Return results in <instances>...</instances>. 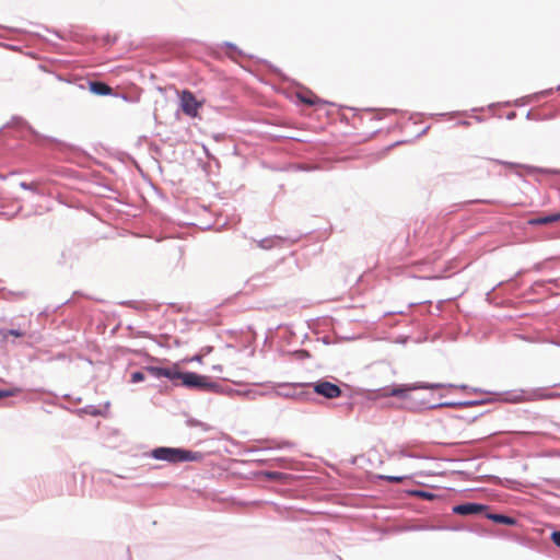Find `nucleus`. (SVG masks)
<instances>
[{
    "instance_id": "c9c22d12",
    "label": "nucleus",
    "mask_w": 560,
    "mask_h": 560,
    "mask_svg": "<svg viewBox=\"0 0 560 560\" xmlns=\"http://www.w3.org/2000/svg\"><path fill=\"white\" fill-rule=\"evenodd\" d=\"M443 384L445 385V383H443ZM446 387L447 388H459V389H463V390H469V386L466 385V384L455 385V384H452V383H447ZM443 388H445V386Z\"/></svg>"
},
{
    "instance_id": "412c9836",
    "label": "nucleus",
    "mask_w": 560,
    "mask_h": 560,
    "mask_svg": "<svg viewBox=\"0 0 560 560\" xmlns=\"http://www.w3.org/2000/svg\"><path fill=\"white\" fill-rule=\"evenodd\" d=\"M498 400H502V398L480 397L477 399L465 400V407L468 408V407H475V406H482V405H487V404L494 402Z\"/></svg>"
},
{
    "instance_id": "5fc2aeb1",
    "label": "nucleus",
    "mask_w": 560,
    "mask_h": 560,
    "mask_svg": "<svg viewBox=\"0 0 560 560\" xmlns=\"http://www.w3.org/2000/svg\"><path fill=\"white\" fill-rule=\"evenodd\" d=\"M262 450H249L248 452L249 453H258V452H261Z\"/></svg>"
},
{
    "instance_id": "9d476101",
    "label": "nucleus",
    "mask_w": 560,
    "mask_h": 560,
    "mask_svg": "<svg viewBox=\"0 0 560 560\" xmlns=\"http://www.w3.org/2000/svg\"><path fill=\"white\" fill-rule=\"evenodd\" d=\"M469 390L471 393L481 394L482 397H495V398H499L502 395H505L506 397L502 398V400L503 401H510V402H520V401H523L525 399L524 398V394H525L524 390H520L516 394H512L510 392L498 393V392L485 390V389H482L480 387H469Z\"/></svg>"
},
{
    "instance_id": "79ce46f5",
    "label": "nucleus",
    "mask_w": 560,
    "mask_h": 560,
    "mask_svg": "<svg viewBox=\"0 0 560 560\" xmlns=\"http://www.w3.org/2000/svg\"><path fill=\"white\" fill-rule=\"evenodd\" d=\"M516 117V113L515 112H510L508 115H506V119L509 120H512Z\"/></svg>"
},
{
    "instance_id": "c85d7f7f",
    "label": "nucleus",
    "mask_w": 560,
    "mask_h": 560,
    "mask_svg": "<svg viewBox=\"0 0 560 560\" xmlns=\"http://www.w3.org/2000/svg\"><path fill=\"white\" fill-rule=\"evenodd\" d=\"M264 476L269 479V480H273V481H280L282 479L285 478V475L283 472H280V471H275V470H268V471H265L264 472Z\"/></svg>"
},
{
    "instance_id": "49530a36",
    "label": "nucleus",
    "mask_w": 560,
    "mask_h": 560,
    "mask_svg": "<svg viewBox=\"0 0 560 560\" xmlns=\"http://www.w3.org/2000/svg\"><path fill=\"white\" fill-rule=\"evenodd\" d=\"M383 112L386 114H392V113H397L398 110L395 108H390V109H383Z\"/></svg>"
},
{
    "instance_id": "680f3d73",
    "label": "nucleus",
    "mask_w": 560,
    "mask_h": 560,
    "mask_svg": "<svg viewBox=\"0 0 560 560\" xmlns=\"http://www.w3.org/2000/svg\"><path fill=\"white\" fill-rule=\"evenodd\" d=\"M478 202L489 203L490 201H488V200H478Z\"/></svg>"
},
{
    "instance_id": "72a5a7b5",
    "label": "nucleus",
    "mask_w": 560,
    "mask_h": 560,
    "mask_svg": "<svg viewBox=\"0 0 560 560\" xmlns=\"http://www.w3.org/2000/svg\"><path fill=\"white\" fill-rule=\"evenodd\" d=\"M20 187L25 190L37 191V186L34 183L21 182Z\"/></svg>"
},
{
    "instance_id": "603ef678",
    "label": "nucleus",
    "mask_w": 560,
    "mask_h": 560,
    "mask_svg": "<svg viewBox=\"0 0 560 560\" xmlns=\"http://www.w3.org/2000/svg\"><path fill=\"white\" fill-rule=\"evenodd\" d=\"M402 313H404L402 311H397V312L386 313L385 315H388V314H402Z\"/></svg>"
},
{
    "instance_id": "58836bf2",
    "label": "nucleus",
    "mask_w": 560,
    "mask_h": 560,
    "mask_svg": "<svg viewBox=\"0 0 560 560\" xmlns=\"http://www.w3.org/2000/svg\"><path fill=\"white\" fill-rule=\"evenodd\" d=\"M243 394L249 398H255L258 395H262L261 393H257L255 390H246Z\"/></svg>"
},
{
    "instance_id": "ddd939ff",
    "label": "nucleus",
    "mask_w": 560,
    "mask_h": 560,
    "mask_svg": "<svg viewBox=\"0 0 560 560\" xmlns=\"http://www.w3.org/2000/svg\"><path fill=\"white\" fill-rule=\"evenodd\" d=\"M485 517L495 524L506 525V526H516L518 524L517 518L503 514V513H495L490 512L487 510Z\"/></svg>"
},
{
    "instance_id": "20e7f679",
    "label": "nucleus",
    "mask_w": 560,
    "mask_h": 560,
    "mask_svg": "<svg viewBox=\"0 0 560 560\" xmlns=\"http://www.w3.org/2000/svg\"><path fill=\"white\" fill-rule=\"evenodd\" d=\"M277 387L278 389L275 392L276 396L299 401L313 400V393L305 389L308 387V383H279Z\"/></svg>"
},
{
    "instance_id": "f03ea898",
    "label": "nucleus",
    "mask_w": 560,
    "mask_h": 560,
    "mask_svg": "<svg viewBox=\"0 0 560 560\" xmlns=\"http://www.w3.org/2000/svg\"><path fill=\"white\" fill-rule=\"evenodd\" d=\"M145 457L170 464L199 462L203 458L201 452H194L184 447L158 446L143 454Z\"/></svg>"
},
{
    "instance_id": "4be33fe9",
    "label": "nucleus",
    "mask_w": 560,
    "mask_h": 560,
    "mask_svg": "<svg viewBox=\"0 0 560 560\" xmlns=\"http://www.w3.org/2000/svg\"><path fill=\"white\" fill-rule=\"evenodd\" d=\"M298 98L301 103L310 105V106H315L319 103L330 104L329 102L323 101L315 95L306 96V95L300 93V94H298Z\"/></svg>"
},
{
    "instance_id": "dca6fc26",
    "label": "nucleus",
    "mask_w": 560,
    "mask_h": 560,
    "mask_svg": "<svg viewBox=\"0 0 560 560\" xmlns=\"http://www.w3.org/2000/svg\"><path fill=\"white\" fill-rule=\"evenodd\" d=\"M555 91H560V84L557 86V88H550V89H546V90H542L540 92H537V93H534L533 95L530 96H526V97H522V98H517L513 102V104L515 106H523L525 105V103L528 102V100L533 98V100H538L540 97H545V96H549L551 95Z\"/></svg>"
},
{
    "instance_id": "09e8293b",
    "label": "nucleus",
    "mask_w": 560,
    "mask_h": 560,
    "mask_svg": "<svg viewBox=\"0 0 560 560\" xmlns=\"http://www.w3.org/2000/svg\"><path fill=\"white\" fill-rule=\"evenodd\" d=\"M133 303H135V302H132V301L122 302V304H125V305H129V306H133Z\"/></svg>"
},
{
    "instance_id": "f257e3e1",
    "label": "nucleus",
    "mask_w": 560,
    "mask_h": 560,
    "mask_svg": "<svg viewBox=\"0 0 560 560\" xmlns=\"http://www.w3.org/2000/svg\"><path fill=\"white\" fill-rule=\"evenodd\" d=\"M173 386H180L190 390L215 393L231 395L235 390L232 387H224L219 382H214L210 376L199 374L192 371H183L176 366Z\"/></svg>"
},
{
    "instance_id": "aec40b11",
    "label": "nucleus",
    "mask_w": 560,
    "mask_h": 560,
    "mask_svg": "<svg viewBox=\"0 0 560 560\" xmlns=\"http://www.w3.org/2000/svg\"><path fill=\"white\" fill-rule=\"evenodd\" d=\"M560 397V393H545L544 388H535L528 393L527 399H552Z\"/></svg>"
},
{
    "instance_id": "4468645a",
    "label": "nucleus",
    "mask_w": 560,
    "mask_h": 560,
    "mask_svg": "<svg viewBox=\"0 0 560 560\" xmlns=\"http://www.w3.org/2000/svg\"><path fill=\"white\" fill-rule=\"evenodd\" d=\"M86 83L89 85V91L94 95H97V96L114 95L113 89L104 81L88 80Z\"/></svg>"
},
{
    "instance_id": "864d4df0",
    "label": "nucleus",
    "mask_w": 560,
    "mask_h": 560,
    "mask_svg": "<svg viewBox=\"0 0 560 560\" xmlns=\"http://www.w3.org/2000/svg\"><path fill=\"white\" fill-rule=\"evenodd\" d=\"M547 282H549V283H556V282H558V279H549Z\"/></svg>"
},
{
    "instance_id": "6e6552de",
    "label": "nucleus",
    "mask_w": 560,
    "mask_h": 560,
    "mask_svg": "<svg viewBox=\"0 0 560 560\" xmlns=\"http://www.w3.org/2000/svg\"><path fill=\"white\" fill-rule=\"evenodd\" d=\"M487 510H489V505L480 502H463L459 504H455L452 508V512L454 514L460 515V516H468V515H483L486 514Z\"/></svg>"
},
{
    "instance_id": "7ed1b4c3",
    "label": "nucleus",
    "mask_w": 560,
    "mask_h": 560,
    "mask_svg": "<svg viewBox=\"0 0 560 560\" xmlns=\"http://www.w3.org/2000/svg\"><path fill=\"white\" fill-rule=\"evenodd\" d=\"M445 385L442 383H428V382H416L412 384H398L393 385L392 387H383L378 390L382 392V396L389 397L395 396L399 397L406 400L405 408L410 410L409 405L411 404L410 400H417L416 398L411 397L409 394L412 390L417 389H439L444 387Z\"/></svg>"
},
{
    "instance_id": "39448f33",
    "label": "nucleus",
    "mask_w": 560,
    "mask_h": 560,
    "mask_svg": "<svg viewBox=\"0 0 560 560\" xmlns=\"http://www.w3.org/2000/svg\"><path fill=\"white\" fill-rule=\"evenodd\" d=\"M308 387L313 388V395L316 394L327 399L338 398L342 394V390L338 384L324 378L308 383Z\"/></svg>"
},
{
    "instance_id": "e2e57ef3",
    "label": "nucleus",
    "mask_w": 560,
    "mask_h": 560,
    "mask_svg": "<svg viewBox=\"0 0 560 560\" xmlns=\"http://www.w3.org/2000/svg\"><path fill=\"white\" fill-rule=\"evenodd\" d=\"M504 105L505 106H510V105H512V103L511 102H505Z\"/></svg>"
},
{
    "instance_id": "c756f323",
    "label": "nucleus",
    "mask_w": 560,
    "mask_h": 560,
    "mask_svg": "<svg viewBox=\"0 0 560 560\" xmlns=\"http://www.w3.org/2000/svg\"><path fill=\"white\" fill-rule=\"evenodd\" d=\"M145 380L144 370L143 371H135L130 374V383H140Z\"/></svg>"
},
{
    "instance_id": "13d9d810",
    "label": "nucleus",
    "mask_w": 560,
    "mask_h": 560,
    "mask_svg": "<svg viewBox=\"0 0 560 560\" xmlns=\"http://www.w3.org/2000/svg\"><path fill=\"white\" fill-rule=\"evenodd\" d=\"M127 329L130 330V331H133V326L132 325H128Z\"/></svg>"
},
{
    "instance_id": "8fccbe9b",
    "label": "nucleus",
    "mask_w": 560,
    "mask_h": 560,
    "mask_svg": "<svg viewBox=\"0 0 560 560\" xmlns=\"http://www.w3.org/2000/svg\"><path fill=\"white\" fill-rule=\"evenodd\" d=\"M471 110H472V112H482V110H483V107L472 108Z\"/></svg>"
},
{
    "instance_id": "7c9ffc66",
    "label": "nucleus",
    "mask_w": 560,
    "mask_h": 560,
    "mask_svg": "<svg viewBox=\"0 0 560 560\" xmlns=\"http://www.w3.org/2000/svg\"><path fill=\"white\" fill-rule=\"evenodd\" d=\"M413 493L417 497H419L421 499H425V500H433L436 497L435 493L427 491V490H416Z\"/></svg>"
},
{
    "instance_id": "3c124183",
    "label": "nucleus",
    "mask_w": 560,
    "mask_h": 560,
    "mask_svg": "<svg viewBox=\"0 0 560 560\" xmlns=\"http://www.w3.org/2000/svg\"><path fill=\"white\" fill-rule=\"evenodd\" d=\"M475 119L479 122L483 121V118L481 116H476Z\"/></svg>"
},
{
    "instance_id": "a18cd8bd",
    "label": "nucleus",
    "mask_w": 560,
    "mask_h": 560,
    "mask_svg": "<svg viewBox=\"0 0 560 560\" xmlns=\"http://www.w3.org/2000/svg\"><path fill=\"white\" fill-rule=\"evenodd\" d=\"M191 361L201 362V355H200V354H195V355L192 357Z\"/></svg>"
},
{
    "instance_id": "37998d69",
    "label": "nucleus",
    "mask_w": 560,
    "mask_h": 560,
    "mask_svg": "<svg viewBox=\"0 0 560 560\" xmlns=\"http://www.w3.org/2000/svg\"><path fill=\"white\" fill-rule=\"evenodd\" d=\"M526 119H536V117L534 116L533 112L532 110H528L526 113Z\"/></svg>"
},
{
    "instance_id": "423d86ee",
    "label": "nucleus",
    "mask_w": 560,
    "mask_h": 560,
    "mask_svg": "<svg viewBox=\"0 0 560 560\" xmlns=\"http://www.w3.org/2000/svg\"><path fill=\"white\" fill-rule=\"evenodd\" d=\"M410 411H424V410H434L440 408H466L465 400H452V401H441L430 404L424 399L421 400H410Z\"/></svg>"
},
{
    "instance_id": "2f4dec72",
    "label": "nucleus",
    "mask_w": 560,
    "mask_h": 560,
    "mask_svg": "<svg viewBox=\"0 0 560 560\" xmlns=\"http://www.w3.org/2000/svg\"><path fill=\"white\" fill-rule=\"evenodd\" d=\"M225 48H228L229 50L240 55V56H244L245 54L243 52V50H241L234 43L232 42H224L223 45Z\"/></svg>"
},
{
    "instance_id": "de8ad7c7",
    "label": "nucleus",
    "mask_w": 560,
    "mask_h": 560,
    "mask_svg": "<svg viewBox=\"0 0 560 560\" xmlns=\"http://www.w3.org/2000/svg\"><path fill=\"white\" fill-rule=\"evenodd\" d=\"M428 129H429V126L425 127L421 132H419L417 137L419 138V137L423 136L428 131Z\"/></svg>"
},
{
    "instance_id": "4d7b16f0",
    "label": "nucleus",
    "mask_w": 560,
    "mask_h": 560,
    "mask_svg": "<svg viewBox=\"0 0 560 560\" xmlns=\"http://www.w3.org/2000/svg\"><path fill=\"white\" fill-rule=\"evenodd\" d=\"M108 44H114L115 43V39H110V38H107L106 40Z\"/></svg>"
},
{
    "instance_id": "5701e85b",
    "label": "nucleus",
    "mask_w": 560,
    "mask_h": 560,
    "mask_svg": "<svg viewBox=\"0 0 560 560\" xmlns=\"http://www.w3.org/2000/svg\"><path fill=\"white\" fill-rule=\"evenodd\" d=\"M186 425L189 428H200L203 432L212 430V427L206 422H202L196 418L188 417L186 419Z\"/></svg>"
},
{
    "instance_id": "f8f14e48",
    "label": "nucleus",
    "mask_w": 560,
    "mask_h": 560,
    "mask_svg": "<svg viewBox=\"0 0 560 560\" xmlns=\"http://www.w3.org/2000/svg\"><path fill=\"white\" fill-rule=\"evenodd\" d=\"M497 163L509 166V167H524L528 173H538V174H545V175H556L560 174V171L558 170H551V168H544L538 166H532V165H521L514 162H508L502 160H495Z\"/></svg>"
},
{
    "instance_id": "0e129e2a",
    "label": "nucleus",
    "mask_w": 560,
    "mask_h": 560,
    "mask_svg": "<svg viewBox=\"0 0 560 560\" xmlns=\"http://www.w3.org/2000/svg\"><path fill=\"white\" fill-rule=\"evenodd\" d=\"M336 560H342V558L339 556H336Z\"/></svg>"
},
{
    "instance_id": "cd10ccee",
    "label": "nucleus",
    "mask_w": 560,
    "mask_h": 560,
    "mask_svg": "<svg viewBox=\"0 0 560 560\" xmlns=\"http://www.w3.org/2000/svg\"><path fill=\"white\" fill-rule=\"evenodd\" d=\"M431 529H439V530H451V532H459L467 529L464 525H439V526H431Z\"/></svg>"
},
{
    "instance_id": "e433bc0d",
    "label": "nucleus",
    "mask_w": 560,
    "mask_h": 560,
    "mask_svg": "<svg viewBox=\"0 0 560 560\" xmlns=\"http://www.w3.org/2000/svg\"><path fill=\"white\" fill-rule=\"evenodd\" d=\"M485 412H480V413H477L475 416H471V417H458L459 419H463V420H467L468 422H475L479 417H481Z\"/></svg>"
},
{
    "instance_id": "1a4fd4ad",
    "label": "nucleus",
    "mask_w": 560,
    "mask_h": 560,
    "mask_svg": "<svg viewBox=\"0 0 560 560\" xmlns=\"http://www.w3.org/2000/svg\"><path fill=\"white\" fill-rule=\"evenodd\" d=\"M303 234H296V235H271L264 237L257 242L258 247L261 249H271L276 247H282L283 243L289 242L291 244L296 243L300 241Z\"/></svg>"
},
{
    "instance_id": "052dcab7",
    "label": "nucleus",
    "mask_w": 560,
    "mask_h": 560,
    "mask_svg": "<svg viewBox=\"0 0 560 560\" xmlns=\"http://www.w3.org/2000/svg\"><path fill=\"white\" fill-rule=\"evenodd\" d=\"M523 273V270H518L516 273H515V277H518Z\"/></svg>"
},
{
    "instance_id": "9b49d317",
    "label": "nucleus",
    "mask_w": 560,
    "mask_h": 560,
    "mask_svg": "<svg viewBox=\"0 0 560 560\" xmlns=\"http://www.w3.org/2000/svg\"><path fill=\"white\" fill-rule=\"evenodd\" d=\"M177 363H173L171 366H156L145 365L143 370L148 372L154 378L165 377L173 383Z\"/></svg>"
},
{
    "instance_id": "4c0bfd02",
    "label": "nucleus",
    "mask_w": 560,
    "mask_h": 560,
    "mask_svg": "<svg viewBox=\"0 0 560 560\" xmlns=\"http://www.w3.org/2000/svg\"><path fill=\"white\" fill-rule=\"evenodd\" d=\"M293 444L289 441H285V442H282L281 444H278L277 446H270L268 447L267 450H272V448H287V447H291Z\"/></svg>"
},
{
    "instance_id": "b1692460",
    "label": "nucleus",
    "mask_w": 560,
    "mask_h": 560,
    "mask_svg": "<svg viewBox=\"0 0 560 560\" xmlns=\"http://www.w3.org/2000/svg\"><path fill=\"white\" fill-rule=\"evenodd\" d=\"M0 336L2 339H7L9 336L20 338L25 336V331L20 328H0Z\"/></svg>"
},
{
    "instance_id": "2eb2a0df",
    "label": "nucleus",
    "mask_w": 560,
    "mask_h": 560,
    "mask_svg": "<svg viewBox=\"0 0 560 560\" xmlns=\"http://www.w3.org/2000/svg\"><path fill=\"white\" fill-rule=\"evenodd\" d=\"M8 127H15V128H25L30 131L31 135H33L37 139L44 138L38 131H36L23 117L21 116H13L11 120L7 124Z\"/></svg>"
},
{
    "instance_id": "6e6d98bb",
    "label": "nucleus",
    "mask_w": 560,
    "mask_h": 560,
    "mask_svg": "<svg viewBox=\"0 0 560 560\" xmlns=\"http://www.w3.org/2000/svg\"><path fill=\"white\" fill-rule=\"evenodd\" d=\"M460 124L464 125V126H468L469 121L468 120H463Z\"/></svg>"
},
{
    "instance_id": "6ab92c4d",
    "label": "nucleus",
    "mask_w": 560,
    "mask_h": 560,
    "mask_svg": "<svg viewBox=\"0 0 560 560\" xmlns=\"http://www.w3.org/2000/svg\"><path fill=\"white\" fill-rule=\"evenodd\" d=\"M557 221H560V212L534 218L529 220V223L533 225H546Z\"/></svg>"
},
{
    "instance_id": "c03bdc74",
    "label": "nucleus",
    "mask_w": 560,
    "mask_h": 560,
    "mask_svg": "<svg viewBox=\"0 0 560 560\" xmlns=\"http://www.w3.org/2000/svg\"><path fill=\"white\" fill-rule=\"evenodd\" d=\"M48 32H51L57 38H60L62 39L63 37L60 35V33L58 31H49L48 28H46Z\"/></svg>"
},
{
    "instance_id": "a211bd4d",
    "label": "nucleus",
    "mask_w": 560,
    "mask_h": 560,
    "mask_svg": "<svg viewBox=\"0 0 560 560\" xmlns=\"http://www.w3.org/2000/svg\"><path fill=\"white\" fill-rule=\"evenodd\" d=\"M271 271L267 270L265 272L256 273L249 280L248 283L253 287H264L267 285L269 282L273 280V277H271Z\"/></svg>"
},
{
    "instance_id": "a19ab883",
    "label": "nucleus",
    "mask_w": 560,
    "mask_h": 560,
    "mask_svg": "<svg viewBox=\"0 0 560 560\" xmlns=\"http://www.w3.org/2000/svg\"><path fill=\"white\" fill-rule=\"evenodd\" d=\"M400 454H401V456H404V457L418 458V456H417V455L411 454V453H409V452H407V451H401V452H400Z\"/></svg>"
},
{
    "instance_id": "bf43d9fd",
    "label": "nucleus",
    "mask_w": 560,
    "mask_h": 560,
    "mask_svg": "<svg viewBox=\"0 0 560 560\" xmlns=\"http://www.w3.org/2000/svg\"><path fill=\"white\" fill-rule=\"evenodd\" d=\"M8 30L11 32H18V28H14V27H8Z\"/></svg>"
},
{
    "instance_id": "473e14b6",
    "label": "nucleus",
    "mask_w": 560,
    "mask_h": 560,
    "mask_svg": "<svg viewBox=\"0 0 560 560\" xmlns=\"http://www.w3.org/2000/svg\"><path fill=\"white\" fill-rule=\"evenodd\" d=\"M550 539L558 548H560V530H552L550 534Z\"/></svg>"
},
{
    "instance_id": "bb28decb",
    "label": "nucleus",
    "mask_w": 560,
    "mask_h": 560,
    "mask_svg": "<svg viewBox=\"0 0 560 560\" xmlns=\"http://www.w3.org/2000/svg\"><path fill=\"white\" fill-rule=\"evenodd\" d=\"M80 412L85 413V415H90V416H93V417L103 416V411L100 408H97L96 406H94V405L85 406L84 408L80 409Z\"/></svg>"
},
{
    "instance_id": "ea45409f",
    "label": "nucleus",
    "mask_w": 560,
    "mask_h": 560,
    "mask_svg": "<svg viewBox=\"0 0 560 560\" xmlns=\"http://www.w3.org/2000/svg\"><path fill=\"white\" fill-rule=\"evenodd\" d=\"M137 337H151V334L148 332V331H143V330H138L136 332H133Z\"/></svg>"
},
{
    "instance_id": "393cba45",
    "label": "nucleus",
    "mask_w": 560,
    "mask_h": 560,
    "mask_svg": "<svg viewBox=\"0 0 560 560\" xmlns=\"http://www.w3.org/2000/svg\"><path fill=\"white\" fill-rule=\"evenodd\" d=\"M21 392L22 388L19 386H13L10 388H0V399L16 396Z\"/></svg>"
},
{
    "instance_id": "a878e982",
    "label": "nucleus",
    "mask_w": 560,
    "mask_h": 560,
    "mask_svg": "<svg viewBox=\"0 0 560 560\" xmlns=\"http://www.w3.org/2000/svg\"><path fill=\"white\" fill-rule=\"evenodd\" d=\"M377 479L385 480L390 483H399L407 479V476H394V475H377Z\"/></svg>"
},
{
    "instance_id": "f704fd0d",
    "label": "nucleus",
    "mask_w": 560,
    "mask_h": 560,
    "mask_svg": "<svg viewBox=\"0 0 560 560\" xmlns=\"http://www.w3.org/2000/svg\"><path fill=\"white\" fill-rule=\"evenodd\" d=\"M271 462H272L271 465H276V466H279V467H285V465L288 463V458H285V457H278V458L271 459Z\"/></svg>"
},
{
    "instance_id": "0eeeda50",
    "label": "nucleus",
    "mask_w": 560,
    "mask_h": 560,
    "mask_svg": "<svg viewBox=\"0 0 560 560\" xmlns=\"http://www.w3.org/2000/svg\"><path fill=\"white\" fill-rule=\"evenodd\" d=\"M180 108L183 113L191 118L198 116V110L202 106V103L199 102L195 94L189 90H183L179 94Z\"/></svg>"
},
{
    "instance_id": "f3484780",
    "label": "nucleus",
    "mask_w": 560,
    "mask_h": 560,
    "mask_svg": "<svg viewBox=\"0 0 560 560\" xmlns=\"http://www.w3.org/2000/svg\"><path fill=\"white\" fill-rule=\"evenodd\" d=\"M75 259L77 256L73 248L70 246H65L60 252L57 262L60 266H72Z\"/></svg>"
}]
</instances>
